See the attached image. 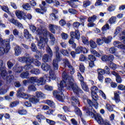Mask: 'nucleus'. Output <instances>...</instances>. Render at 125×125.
<instances>
[{
  "mask_svg": "<svg viewBox=\"0 0 125 125\" xmlns=\"http://www.w3.org/2000/svg\"><path fill=\"white\" fill-rule=\"evenodd\" d=\"M63 80L61 82H58V89L60 92L54 91L53 94L54 96L59 100V101H63L65 99V96L62 93L64 91V87H66L67 89L71 90L72 89L74 93L79 95L80 93H83V90L76 83H74V77L69 76L67 74L66 71H64L62 74ZM60 92H62L60 95Z\"/></svg>",
  "mask_w": 125,
  "mask_h": 125,
  "instance_id": "nucleus-1",
  "label": "nucleus"
},
{
  "mask_svg": "<svg viewBox=\"0 0 125 125\" xmlns=\"http://www.w3.org/2000/svg\"><path fill=\"white\" fill-rule=\"evenodd\" d=\"M36 34L37 35L36 37L37 41H39V37L40 39V41L38 42V46L40 49H43L46 43H47L48 42V38L46 37L43 38L42 37V36H44V37L49 36L50 40L49 43L51 45H54V43H55L56 41L55 37L52 34H50L46 29L38 28L36 31Z\"/></svg>",
  "mask_w": 125,
  "mask_h": 125,
  "instance_id": "nucleus-2",
  "label": "nucleus"
},
{
  "mask_svg": "<svg viewBox=\"0 0 125 125\" xmlns=\"http://www.w3.org/2000/svg\"><path fill=\"white\" fill-rule=\"evenodd\" d=\"M86 100L88 104L90 105L89 108L86 110V114L89 115V116H90L91 118H94L95 120L97 121L98 124H103L104 125H111V124H110L109 123V121L107 120L104 121V120H103V118H102V117H101L100 114L96 113L95 112V110L92 109V107L94 106V104H93V103L89 99H87Z\"/></svg>",
  "mask_w": 125,
  "mask_h": 125,
  "instance_id": "nucleus-3",
  "label": "nucleus"
},
{
  "mask_svg": "<svg viewBox=\"0 0 125 125\" xmlns=\"http://www.w3.org/2000/svg\"><path fill=\"white\" fill-rule=\"evenodd\" d=\"M18 60L21 63H26L28 65H32V63H33L37 67H40L42 65L41 62L31 57H20L18 58Z\"/></svg>",
  "mask_w": 125,
  "mask_h": 125,
  "instance_id": "nucleus-4",
  "label": "nucleus"
},
{
  "mask_svg": "<svg viewBox=\"0 0 125 125\" xmlns=\"http://www.w3.org/2000/svg\"><path fill=\"white\" fill-rule=\"evenodd\" d=\"M55 49L56 50V58L53 61V66L54 70H58V62H60L61 60H62V58H61V54L58 51H59V47L56 46L55 47Z\"/></svg>",
  "mask_w": 125,
  "mask_h": 125,
  "instance_id": "nucleus-5",
  "label": "nucleus"
},
{
  "mask_svg": "<svg viewBox=\"0 0 125 125\" xmlns=\"http://www.w3.org/2000/svg\"><path fill=\"white\" fill-rule=\"evenodd\" d=\"M71 103L72 105L74 106V111L76 114L81 117L82 116V111H81L79 107H77V106L80 105L79 99H78L77 97L72 96L71 98Z\"/></svg>",
  "mask_w": 125,
  "mask_h": 125,
  "instance_id": "nucleus-6",
  "label": "nucleus"
},
{
  "mask_svg": "<svg viewBox=\"0 0 125 125\" xmlns=\"http://www.w3.org/2000/svg\"><path fill=\"white\" fill-rule=\"evenodd\" d=\"M33 68V65L28 64L26 63L23 67L22 66H18V65L16 64L13 67V70L16 73H21L24 71H28V70H30Z\"/></svg>",
  "mask_w": 125,
  "mask_h": 125,
  "instance_id": "nucleus-7",
  "label": "nucleus"
},
{
  "mask_svg": "<svg viewBox=\"0 0 125 125\" xmlns=\"http://www.w3.org/2000/svg\"><path fill=\"white\" fill-rule=\"evenodd\" d=\"M41 68L43 71H45V72H47V71H49V75L50 78L53 81H54L56 79V76L54 74V72L51 70L50 65L47 63H42L41 66Z\"/></svg>",
  "mask_w": 125,
  "mask_h": 125,
  "instance_id": "nucleus-8",
  "label": "nucleus"
},
{
  "mask_svg": "<svg viewBox=\"0 0 125 125\" xmlns=\"http://www.w3.org/2000/svg\"><path fill=\"white\" fill-rule=\"evenodd\" d=\"M50 76L49 77H47V75H45L43 77H41L37 80V85H43L45 84V83H50Z\"/></svg>",
  "mask_w": 125,
  "mask_h": 125,
  "instance_id": "nucleus-9",
  "label": "nucleus"
},
{
  "mask_svg": "<svg viewBox=\"0 0 125 125\" xmlns=\"http://www.w3.org/2000/svg\"><path fill=\"white\" fill-rule=\"evenodd\" d=\"M92 98L93 99V102H96V106L98 107V104L96 101L98 99V96H97V93L98 92V88L95 86H93L91 88Z\"/></svg>",
  "mask_w": 125,
  "mask_h": 125,
  "instance_id": "nucleus-10",
  "label": "nucleus"
},
{
  "mask_svg": "<svg viewBox=\"0 0 125 125\" xmlns=\"http://www.w3.org/2000/svg\"><path fill=\"white\" fill-rule=\"evenodd\" d=\"M24 90H25V89L23 87L20 88L17 91V96L23 98V99H30L31 95L22 93V91H24Z\"/></svg>",
  "mask_w": 125,
  "mask_h": 125,
  "instance_id": "nucleus-11",
  "label": "nucleus"
},
{
  "mask_svg": "<svg viewBox=\"0 0 125 125\" xmlns=\"http://www.w3.org/2000/svg\"><path fill=\"white\" fill-rule=\"evenodd\" d=\"M46 50L47 53H48L49 55L47 54H44L43 56L42 60L43 62H48V61L50 60V58L52 57V51L51 50V49H50V47H49V46L47 47Z\"/></svg>",
  "mask_w": 125,
  "mask_h": 125,
  "instance_id": "nucleus-12",
  "label": "nucleus"
},
{
  "mask_svg": "<svg viewBox=\"0 0 125 125\" xmlns=\"http://www.w3.org/2000/svg\"><path fill=\"white\" fill-rule=\"evenodd\" d=\"M9 22L17 26L19 29H23V24L21 22L18 21L17 20H15L14 18H9L8 19Z\"/></svg>",
  "mask_w": 125,
  "mask_h": 125,
  "instance_id": "nucleus-13",
  "label": "nucleus"
},
{
  "mask_svg": "<svg viewBox=\"0 0 125 125\" xmlns=\"http://www.w3.org/2000/svg\"><path fill=\"white\" fill-rule=\"evenodd\" d=\"M15 14L17 17L20 19V20H26V13L22 11L17 10L15 12Z\"/></svg>",
  "mask_w": 125,
  "mask_h": 125,
  "instance_id": "nucleus-14",
  "label": "nucleus"
},
{
  "mask_svg": "<svg viewBox=\"0 0 125 125\" xmlns=\"http://www.w3.org/2000/svg\"><path fill=\"white\" fill-rule=\"evenodd\" d=\"M70 37L73 39H77V40H80L81 35L80 34V31L78 30H76L75 32H70Z\"/></svg>",
  "mask_w": 125,
  "mask_h": 125,
  "instance_id": "nucleus-15",
  "label": "nucleus"
},
{
  "mask_svg": "<svg viewBox=\"0 0 125 125\" xmlns=\"http://www.w3.org/2000/svg\"><path fill=\"white\" fill-rule=\"evenodd\" d=\"M87 49L85 47H83L82 46L78 47L76 49V53L77 54H80L81 52L83 53H87Z\"/></svg>",
  "mask_w": 125,
  "mask_h": 125,
  "instance_id": "nucleus-16",
  "label": "nucleus"
},
{
  "mask_svg": "<svg viewBox=\"0 0 125 125\" xmlns=\"http://www.w3.org/2000/svg\"><path fill=\"white\" fill-rule=\"evenodd\" d=\"M49 28L51 32L53 34H55V30H61L60 26L54 25L53 24H49Z\"/></svg>",
  "mask_w": 125,
  "mask_h": 125,
  "instance_id": "nucleus-17",
  "label": "nucleus"
},
{
  "mask_svg": "<svg viewBox=\"0 0 125 125\" xmlns=\"http://www.w3.org/2000/svg\"><path fill=\"white\" fill-rule=\"evenodd\" d=\"M120 94H121V92L119 91H116L114 92V100L116 103H119V102H121Z\"/></svg>",
  "mask_w": 125,
  "mask_h": 125,
  "instance_id": "nucleus-18",
  "label": "nucleus"
},
{
  "mask_svg": "<svg viewBox=\"0 0 125 125\" xmlns=\"http://www.w3.org/2000/svg\"><path fill=\"white\" fill-rule=\"evenodd\" d=\"M113 45L116 47H118V48H122L123 49H125V46L122 43V42L119 41H115L113 42Z\"/></svg>",
  "mask_w": 125,
  "mask_h": 125,
  "instance_id": "nucleus-19",
  "label": "nucleus"
},
{
  "mask_svg": "<svg viewBox=\"0 0 125 125\" xmlns=\"http://www.w3.org/2000/svg\"><path fill=\"white\" fill-rule=\"evenodd\" d=\"M113 45L116 47H118V48H122L123 49H125V46L122 43V42L119 41H115L113 42Z\"/></svg>",
  "mask_w": 125,
  "mask_h": 125,
  "instance_id": "nucleus-20",
  "label": "nucleus"
},
{
  "mask_svg": "<svg viewBox=\"0 0 125 125\" xmlns=\"http://www.w3.org/2000/svg\"><path fill=\"white\" fill-rule=\"evenodd\" d=\"M27 71H30L31 74H33L34 75H39L41 73V70L39 69L34 68V65H32V68L30 69H28Z\"/></svg>",
  "mask_w": 125,
  "mask_h": 125,
  "instance_id": "nucleus-21",
  "label": "nucleus"
},
{
  "mask_svg": "<svg viewBox=\"0 0 125 125\" xmlns=\"http://www.w3.org/2000/svg\"><path fill=\"white\" fill-rule=\"evenodd\" d=\"M29 101L31 103H33V104H36V103L40 102V99H38V98H36L35 96H32L29 99Z\"/></svg>",
  "mask_w": 125,
  "mask_h": 125,
  "instance_id": "nucleus-22",
  "label": "nucleus"
},
{
  "mask_svg": "<svg viewBox=\"0 0 125 125\" xmlns=\"http://www.w3.org/2000/svg\"><path fill=\"white\" fill-rule=\"evenodd\" d=\"M15 51V55L16 56H19L21 53H22V51H21V48L20 46L18 45H16L14 48Z\"/></svg>",
  "mask_w": 125,
  "mask_h": 125,
  "instance_id": "nucleus-23",
  "label": "nucleus"
},
{
  "mask_svg": "<svg viewBox=\"0 0 125 125\" xmlns=\"http://www.w3.org/2000/svg\"><path fill=\"white\" fill-rule=\"evenodd\" d=\"M36 97L39 99V98H42L44 99L45 98V95L41 91H37L35 93Z\"/></svg>",
  "mask_w": 125,
  "mask_h": 125,
  "instance_id": "nucleus-24",
  "label": "nucleus"
},
{
  "mask_svg": "<svg viewBox=\"0 0 125 125\" xmlns=\"http://www.w3.org/2000/svg\"><path fill=\"white\" fill-rule=\"evenodd\" d=\"M103 40H104V42H105V43H110V42H112L113 38L111 36H108L107 37H103Z\"/></svg>",
  "mask_w": 125,
  "mask_h": 125,
  "instance_id": "nucleus-25",
  "label": "nucleus"
},
{
  "mask_svg": "<svg viewBox=\"0 0 125 125\" xmlns=\"http://www.w3.org/2000/svg\"><path fill=\"white\" fill-rule=\"evenodd\" d=\"M23 36L25 39H27V40L31 39L32 37V35L29 33V31L27 29L24 30Z\"/></svg>",
  "mask_w": 125,
  "mask_h": 125,
  "instance_id": "nucleus-26",
  "label": "nucleus"
},
{
  "mask_svg": "<svg viewBox=\"0 0 125 125\" xmlns=\"http://www.w3.org/2000/svg\"><path fill=\"white\" fill-rule=\"evenodd\" d=\"M81 86L83 90H84V91H88L89 90V89L88 88V86L87 85H86V83H84V82H81Z\"/></svg>",
  "mask_w": 125,
  "mask_h": 125,
  "instance_id": "nucleus-27",
  "label": "nucleus"
},
{
  "mask_svg": "<svg viewBox=\"0 0 125 125\" xmlns=\"http://www.w3.org/2000/svg\"><path fill=\"white\" fill-rule=\"evenodd\" d=\"M7 75V73L6 72V70H4L1 71V76L2 78L4 80H7V81H8Z\"/></svg>",
  "mask_w": 125,
  "mask_h": 125,
  "instance_id": "nucleus-28",
  "label": "nucleus"
},
{
  "mask_svg": "<svg viewBox=\"0 0 125 125\" xmlns=\"http://www.w3.org/2000/svg\"><path fill=\"white\" fill-rule=\"evenodd\" d=\"M89 44L91 48L94 49L97 47V44H96V42H95L93 41V40H90L89 41Z\"/></svg>",
  "mask_w": 125,
  "mask_h": 125,
  "instance_id": "nucleus-29",
  "label": "nucleus"
},
{
  "mask_svg": "<svg viewBox=\"0 0 125 125\" xmlns=\"http://www.w3.org/2000/svg\"><path fill=\"white\" fill-rule=\"evenodd\" d=\"M26 72H22V73H21V78L22 79H27V77H28V76H29V70H25Z\"/></svg>",
  "mask_w": 125,
  "mask_h": 125,
  "instance_id": "nucleus-30",
  "label": "nucleus"
},
{
  "mask_svg": "<svg viewBox=\"0 0 125 125\" xmlns=\"http://www.w3.org/2000/svg\"><path fill=\"white\" fill-rule=\"evenodd\" d=\"M46 104L50 106V107H52V108H55V104L53 101L47 100L46 101Z\"/></svg>",
  "mask_w": 125,
  "mask_h": 125,
  "instance_id": "nucleus-31",
  "label": "nucleus"
},
{
  "mask_svg": "<svg viewBox=\"0 0 125 125\" xmlns=\"http://www.w3.org/2000/svg\"><path fill=\"white\" fill-rule=\"evenodd\" d=\"M96 43L98 45H102L104 43V40H103V37H102V39L98 38L96 40Z\"/></svg>",
  "mask_w": 125,
  "mask_h": 125,
  "instance_id": "nucleus-32",
  "label": "nucleus"
},
{
  "mask_svg": "<svg viewBox=\"0 0 125 125\" xmlns=\"http://www.w3.org/2000/svg\"><path fill=\"white\" fill-rule=\"evenodd\" d=\"M36 11L38 13H42V14H43L44 13V12H45L46 11V8L42 7L41 10L40 9H36Z\"/></svg>",
  "mask_w": 125,
  "mask_h": 125,
  "instance_id": "nucleus-33",
  "label": "nucleus"
},
{
  "mask_svg": "<svg viewBox=\"0 0 125 125\" xmlns=\"http://www.w3.org/2000/svg\"><path fill=\"white\" fill-rule=\"evenodd\" d=\"M105 108L109 112H112L114 111V108H113V106L109 104H106Z\"/></svg>",
  "mask_w": 125,
  "mask_h": 125,
  "instance_id": "nucleus-34",
  "label": "nucleus"
},
{
  "mask_svg": "<svg viewBox=\"0 0 125 125\" xmlns=\"http://www.w3.org/2000/svg\"><path fill=\"white\" fill-rule=\"evenodd\" d=\"M19 104V102L17 101L12 102L9 104V107H10V108H13L14 107H16V106Z\"/></svg>",
  "mask_w": 125,
  "mask_h": 125,
  "instance_id": "nucleus-35",
  "label": "nucleus"
},
{
  "mask_svg": "<svg viewBox=\"0 0 125 125\" xmlns=\"http://www.w3.org/2000/svg\"><path fill=\"white\" fill-rule=\"evenodd\" d=\"M117 20V18L116 17H112L109 20L108 22L109 24H115Z\"/></svg>",
  "mask_w": 125,
  "mask_h": 125,
  "instance_id": "nucleus-36",
  "label": "nucleus"
},
{
  "mask_svg": "<svg viewBox=\"0 0 125 125\" xmlns=\"http://www.w3.org/2000/svg\"><path fill=\"white\" fill-rule=\"evenodd\" d=\"M22 8L25 10H31V6L29 5V3H26L22 5Z\"/></svg>",
  "mask_w": 125,
  "mask_h": 125,
  "instance_id": "nucleus-37",
  "label": "nucleus"
},
{
  "mask_svg": "<svg viewBox=\"0 0 125 125\" xmlns=\"http://www.w3.org/2000/svg\"><path fill=\"white\" fill-rule=\"evenodd\" d=\"M125 32L122 33V35L119 36V39L121 41H123V43L125 44Z\"/></svg>",
  "mask_w": 125,
  "mask_h": 125,
  "instance_id": "nucleus-38",
  "label": "nucleus"
},
{
  "mask_svg": "<svg viewBox=\"0 0 125 125\" xmlns=\"http://www.w3.org/2000/svg\"><path fill=\"white\" fill-rule=\"evenodd\" d=\"M31 48L32 51L34 52L38 53V49L37 48V46H36V44L35 43L31 44Z\"/></svg>",
  "mask_w": 125,
  "mask_h": 125,
  "instance_id": "nucleus-39",
  "label": "nucleus"
},
{
  "mask_svg": "<svg viewBox=\"0 0 125 125\" xmlns=\"http://www.w3.org/2000/svg\"><path fill=\"white\" fill-rule=\"evenodd\" d=\"M44 117L42 114H38L37 116H36V119H37L39 123H41L42 120V119H44Z\"/></svg>",
  "mask_w": 125,
  "mask_h": 125,
  "instance_id": "nucleus-40",
  "label": "nucleus"
},
{
  "mask_svg": "<svg viewBox=\"0 0 125 125\" xmlns=\"http://www.w3.org/2000/svg\"><path fill=\"white\" fill-rule=\"evenodd\" d=\"M109 29H110V26L109 25V24H108V23H106L102 28V31H107V30H109Z\"/></svg>",
  "mask_w": 125,
  "mask_h": 125,
  "instance_id": "nucleus-41",
  "label": "nucleus"
},
{
  "mask_svg": "<svg viewBox=\"0 0 125 125\" xmlns=\"http://www.w3.org/2000/svg\"><path fill=\"white\" fill-rule=\"evenodd\" d=\"M96 20V16L93 15V16L89 17L88 19V22H94Z\"/></svg>",
  "mask_w": 125,
  "mask_h": 125,
  "instance_id": "nucleus-42",
  "label": "nucleus"
},
{
  "mask_svg": "<svg viewBox=\"0 0 125 125\" xmlns=\"http://www.w3.org/2000/svg\"><path fill=\"white\" fill-rule=\"evenodd\" d=\"M68 68H69V71L70 72V73L71 75H74V74H75V68H74V67L71 65L70 66L68 67Z\"/></svg>",
  "mask_w": 125,
  "mask_h": 125,
  "instance_id": "nucleus-43",
  "label": "nucleus"
},
{
  "mask_svg": "<svg viewBox=\"0 0 125 125\" xmlns=\"http://www.w3.org/2000/svg\"><path fill=\"white\" fill-rule=\"evenodd\" d=\"M109 66L110 68H111V69H113V70H116V69H117V65L112 62H111L109 64Z\"/></svg>",
  "mask_w": 125,
  "mask_h": 125,
  "instance_id": "nucleus-44",
  "label": "nucleus"
},
{
  "mask_svg": "<svg viewBox=\"0 0 125 125\" xmlns=\"http://www.w3.org/2000/svg\"><path fill=\"white\" fill-rule=\"evenodd\" d=\"M116 81L118 83H122L123 82V80L120 75H118L116 77Z\"/></svg>",
  "mask_w": 125,
  "mask_h": 125,
  "instance_id": "nucleus-45",
  "label": "nucleus"
},
{
  "mask_svg": "<svg viewBox=\"0 0 125 125\" xmlns=\"http://www.w3.org/2000/svg\"><path fill=\"white\" fill-rule=\"evenodd\" d=\"M28 90L30 91H36L37 88L34 85H31L28 87Z\"/></svg>",
  "mask_w": 125,
  "mask_h": 125,
  "instance_id": "nucleus-46",
  "label": "nucleus"
},
{
  "mask_svg": "<svg viewBox=\"0 0 125 125\" xmlns=\"http://www.w3.org/2000/svg\"><path fill=\"white\" fill-rule=\"evenodd\" d=\"M1 9L2 10L5 11V12H7L8 14H10V12H9V10H8V7H7V6H3L1 7Z\"/></svg>",
  "mask_w": 125,
  "mask_h": 125,
  "instance_id": "nucleus-47",
  "label": "nucleus"
},
{
  "mask_svg": "<svg viewBox=\"0 0 125 125\" xmlns=\"http://www.w3.org/2000/svg\"><path fill=\"white\" fill-rule=\"evenodd\" d=\"M82 42L84 44H88L89 43L88 40L85 37H82Z\"/></svg>",
  "mask_w": 125,
  "mask_h": 125,
  "instance_id": "nucleus-48",
  "label": "nucleus"
},
{
  "mask_svg": "<svg viewBox=\"0 0 125 125\" xmlns=\"http://www.w3.org/2000/svg\"><path fill=\"white\" fill-rule=\"evenodd\" d=\"M61 52L62 54L64 55V56H69V52L67 50L62 49L61 51Z\"/></svg>",
  "mask_w": 125,
  "mask_h": 125,
  "instance_id": "nucleus-49",
  "label": "nucleus"
},
{
  "mask_svg": "<svg viewBox=\"0 0 125 125\" xmlns=\"http://www.w3.org/2000/svg\"><path fill=\"white\" fill-rule=\"evenodd\" d=\"M88 59L90 60V62L95 61V60H96V58H95V57L92 55H90L88 56Z\"/></svg>",
  "mask_w": 125,
  "mask_h": 125,
  "instance_id": "nucleus-50",
  "label": "nucleus"
},
{
  "mask_svg": "<svg viewBox=\"0 0 125 125\" xmlns=\"http://www.w3.org/2000/svg\"><path fill=\"white\" fill-rule=\"evenodd\" d=\"M63 62L64 64L66 65V66H67V67H70V66H72L71 64L70 63V62H69V61L67 59H64L63 60Z\"/></svg>",
  "mask_w": 125,
  "mask_h": 125,
  "instance_id": "nucleus-51",
  "label": "nucleus"
},
{
  "mask_svg": "<svg viewBox=\"0 0 125 125\" xmlns=\"http://www.w3.org/2000/svg\"><path fill=\"white\" fill-rule=\"evenodd\" d=\"M37 81H38L37 77H31L29 80V83H37Z\"/></svg>",
  "mask_w": 125,
  "mask_h": 125,
  "instance_id": "nucleus-52",
  "label": "nucleus"
},
{
  "mask_svg": "<svg viewBox=\"0 0 125 125\" xmlns=\"http://www.w3.org/2000/svg\"><path fill=\"white\" fill-rule=\"evenodd\" d=\"M98 75H104L105 74V71L102 69L99 68L97 69Z\"/></svg>",
  "mask_w": 125,
  "mask_h": 125,
  "instance_id": "nucleus-53",
  "label": "nucleus"
},
{
  "mask_svg": "<svg viewBox=\"0 0 125 125\" xmlns=\"http://www.w3.org/2000/svg\"><path fill=\"white\" fill-rule=\"evenodd\" d=\"M18 113L20 115H27V111L25 109L20 110L18 111Z\"/></svg>",
  "mask_w": 125,
  "mask_h": 125,
  "instance_id": "nucleus-54",
  "label": "nucleus"
},
{
  "mask_svg": "<svg viewBox=\"0 0 125 125\" xmlns=\"http://www.w3.org/2000/svg\"><path fill=\"white\" fill-rule=\"evenodd\" d=\"M58 118H60V119H61L62 121H65V122H67L66 119V116L62 115V114H58Z\"/></svg>",
  "mask_w": 125,
  "mask_h": 125,
  "instance_id": "nucleus-55",
  "label": "nucleus"
},
{
  "mask_svg": "<svg viewBox=\"0 0 125 125\" xmlns=\"http://www.w3.org/2000/svg\"><path fill=\"white\" fill-rule=\"evenodd\" d=\"M79 68L80 70V71L82 72V73H84V70L85 68L84 67V65L83 64H81L79 66Z\"/></svg>",
  "mask_w": 125,
  "mask_h": 125,
  "instance_id": "nucleus-56",
  "label": "nucleus"
},
{
  "mask_svg": "<svg viewBox=\"0 0 125 125\" xmlns=\"http://www.w3.org/2000/svg\"><path fill=\"white\" fill-rule=\"evenodd\" d=\"M44 88L45 89H46V90H48V91L53 90V87L51 86H49L48 85H45Z\"/></svg>",
  "mask_w": 125,
  "mask_h": 125,
  "instance_id": "nucleus-57",
  "label": "nucleus"
},
{
  "mask_svg": "<svg viewBox=\"0 0 125 125\" xmlns=\"http://www.w3.org/2000/svg\"><path fill=\"white\" fill-rule=\"evenodd\" d=\"M77 76H78V79L80 80L81 83L83 82V77L82 74H81V73H78Z\"/></svg>",
  "mask_w": 125,
  "mask_h": 125,
  "instance_id": "nucleus-58",
  "label": "nucleus"
},
{
  "mask_svg": "<svg viewBox=\"0 0 125 125\" xmlns=\"http://www.w3.org/2000/svg\"><path fill=\"white\" fill-rule=\"evenodd\" d=\"M109 51L110 53L114 54V53H115V52H116L117 51V49L115 47H111V48H109Z\"/></svg>",
  "mask_w": 125,
  "mask_h": 125,
  "instance_id": "nucleus-59",
  "label": "nucleus"
},
{
  "mask_svg": "<svg viewBox=\"0 0 125 125\" xmlns=\"http://www.w3.org/2000/svg\"><path fill=\"white\" fill-rule=\"evenodd\" d=\"M68 12L71 14H77L78 13V12L74 9H69Z\"/></svg>",
  "mask_w": 125,
  "mask_h": 125,
  "instance_id": "nucleus-60",
  "label": "nucleus"
},
{
  "mask_svg": "<svg viewBox=\"0 0 125 125\" xmlns=\"http://www.w3.org/2000/svg\"><path fill=\"white\" fill-rule=\"evenodd\" d=\"M98 79L101 83L103 82V75L101 74H98Z\"/></svg>",
  "mask_w": 125,
  "mask_h": 125,
  "instance_id": "nucleus-61",
  "label": "nucleus"
},
{
  "mask_svg": "<svg viewBox=\"0 0 125 125\" xmlns=\"http://www.w3.org/2000/svg\"><path fill=\"white\" fill-rule=\"evenodd\" d=\"M62 37L63 40H67V39H68V38L69 37V36L68 35V34L63 33L62 34Z\"/></svg>",
  "mask_w": 125,
  "mask_h": 125,
  "instance_id": "nucleus-62",
  "label": "nucleus"
},
{
  "mask_svg": "<svg viewBox=\"0 0 125 125\" xmlns=\"http://www.w3.org/2000/svg\"><path fill=\"white\" fill-rule=\"evenodd\" d=\"M13 34L15 36V37L19 36V31H18V30L15 29L13 31Z\"/></svg>",
  "mask_w": 125,
  "mask_h": 125,
  "instance_id": "nucleus-63",
  "label": "nucleus"
},
{
  "mask_svg": "<svg viewBox=\"0 0 125 125\" xmlns=\"http://www.w3.org/2000/svg\"><path fill=\"white\" fill-rule=\"evenodd\" d=\"M118 89H119V90H125V86L123 84H120L118 86Z\"/></svg>",
  "mask_w": 125,
  "mask_h": 125,
  "instance_id": "nucleus-64",
  "label": "nucleus"
}]
</instances>
